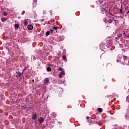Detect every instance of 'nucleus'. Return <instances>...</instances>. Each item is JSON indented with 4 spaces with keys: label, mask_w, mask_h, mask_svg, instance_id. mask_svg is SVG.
Returning a JSON list of instances; mask_svg holds the SVG:
<instances>
[{
    "label": "nucleus",
    "mask_w": 129,
    "mask_h": 129,
    "mask_svg": "<svg viewBox=\"0 0 129 129\" xmlns=\"http://www.w3.org/2000/svg\"><path fill=\"white\" fill-rule=\"evenodd\" d=\"M22 75H23V74H22V73H18V76H19L20 77H21V76H22Z\"/></svg>",
    "instance_id": "nucleus-22"
},
{
    "label": "nucleus",
    "mask_w": 129,
    "mask_h": 129,
    "mask_svg": "<svg viewBox=\"0 0 129 129\" xmlns=\"http://www.w3.org/2000/svg\"><path fill=\"white\" fill-rule=\"evenodd\" d=\"M63 70V69L62 68L59 67L58 68V71H62Z\"/></svg>",
    "instance_id": "nucleus-20"
},
{
    "label": "nucleus",
    "mask_w": 129,
    "mask_h": 129,
    "mask_svg": "<svg viewBox=\"0 0 129 129\" xmlns=\"http://www.w3.org/2000/svg\"><path fill=\"white\" fill-rule=\"evenodd\" d=\"M31 118H32V119H36L37 118V114H36V113L33 114Z\"/></svg>",
    "instance_id": "nucleus-9"
},
{
    "label": "nucleus",
    "mask_w": 129,
    "mask_h": 129,
    "mask_svg": "<svg viewBox=\"0 0 129 129\" xmlns=\"http://www.w3.org/2000/svg\"><path fill=\"white\" fill-rule=\"evenodd\" d=\"M39 122V123H42V122H44V119H43V118H40L38 120Z\"/></svg>",
    "instance_id": "nucleus-12"
},
{
    "label": "nucleus",
    "mask_w": 129,
    "mask_h": 129,
    "mask_svg": "<svg viewBox=\"0 0 129 129\" xmlns=\"http://www.w3.org/2000/svg\"><path fill=\"white\" fill-rule=\"evenodd\" d=\"M120 12L121 13V14H122V11L121 10H120Z\"/></svg>",
    "instance_id": "nucleus-28"
},
{
    "label": "nucleus",
    "mask_w": 129,
    "mask_h": 129,
    "mask_svg": "<svg viewBox=\"0 0 129 129\" xmlns=\"http://www.w3.org/2000/svg\"><path fill=\"white\" fill-rule=\"evenodd\" d=\"M49 81H50V80L49 79V78H45L44 80V83L45 85H48V84H49Z\"/></svg>",
    "instance_id": "nucleus-2"
},
{
    "label": "nucleus",
    "mask_w": 129,
    "mask_h": 129,
    "mask_svg": "<svg viewBox=\"0 0 129 129\" xmlns=\"http://www.w3.org/2000/svg\"><path fill=\"white\" fill-rule=\"evenodd\" d=\"M126 14H129V10L127 12Z\"/></svg>",
    "instance_id": "nucleus-31"
},
{
    "label": "nucleus",
    "mask_w": 129,
    "mask_h": 129,
    "mask_svg": "<svg viewBox=\"0 0 129 129\" xmlns=\"http://www.w3.org/2000/svg\"><path fill=\"white\" fill-rule=\"evenodd\" d=\"M86 118H87V119H88V118H89V116H87V117H86Z\"/></svg>",
    "instance_id": "nucleus-30"
},
{
    "label": "nucleus",
    "mask_w": 129,
    "mask_h": 129,
    "mask_svg": "<svg viewBox=\"0 0 129 129\" xmlns=\"http://www.w3.org/2000/svg\"><path fill=\"white\" fill-rule=\"evenodd\" d=\"M62 82H63V83H64V81H63Z\"/></svg>",
    "instance_id": "nucleus-34"
},
{
    "label": "nucleus",
    "mask_w": 129,
    "mask_h": 129,
    "mask_svg": "<svg viewBox=\"0 0 129 129\" xmlns=\"http://www.w3.org/2000/svg\"><path fill=\"white\" fill-rule=\"evenodd\" d=\"M97 110L99 112H102V108H98Z\"/></svg>",
    "instance_id": "nucleus-14"
},
{
    "label": "nucleus",
    "mask_w": 129,
    "mask_h": 129,
    "mask_svg": "<svg viewBox=\"0 0 129 129\" xmlns=\"http://www.w3.org/2000/svg\"><path fill=\"white\" fill-rule=\"evenodd\" d=\"M1 21L2 22H6L7 21V19L4 17H3L2 18H1Z\"/></svg>",
    "instance_id": "nucleus-15"
},
{
    "label": "nucleus",
    "mask_w": 129,
    "mask_h": 129,
    "mask_svg": "<svg viewBox=\"0 0 129 129\" xmlns=\"http://www.w3.org/2000/svg\"><path fill=\"white\" fill-rule=\"evenodd\" d=\"M34 28V27H33L32 25H29L27 26V29L28 30H29L30 31H32V29Z\"/></svg>",
    "instance_id": "nucleus-7"
},
{
    "label": "nucleus",
    "mask_w": 129,
    "mask_h": 129,
    "mask_svg": "<svg viewBox=\"0 0 129 129\" xmlns=\"http://www.w3.org/2000/svg\"><path fill=\"white\" fill-rule=\"evenodd\" d=\"M33 59L35 58V56H33Z\"/></svg>",
    "instance_id": "nucleus-32"
},
{
    "label": "nucleus",
    "mask_w": 129,
    "mask_h": 129,
    "mask_svg": "<svg viewBox=\"0 0 129 129\" xmlns=\"http://www.w3.org/2000/svg\"><path fill=\"white\" fill-rule=\"evenodd\" d=\"M120 37H122V34H119L117 35V37H115L116 40H118Z\"/></svg>",
    "instance_id": "nucleus-8"
},
{
    "label": "nucleus",
    "mask_w": 129,
    "mask_h": 129,
    "mask_svg": "<svg viewBox=\"0 0 129 129\" xmlns=\"http://www.w3.org/2000/svg\"><path fill=\"white\" fill-rule=\"evenodd\" d=\"M32 81H34V80H33Z\"/></svg>",
    "instance_id": "nucleus-36"
},
{
    "label": "nucleus",
    "mask_w": 129,
    "mask_h": 129,
    "mask_svg": "<svg viewBox=\"0 0 129 129\" xmlns=\"http://www.w3.org/2000/svg\"><path fill=\"white\" fill-rule=\"evenodd\" d=\"M36 4H37V0H33V6H36Z\"/></svg>",
    "instance_id": "nucleus-16"
},
{
    "label": "nucleus",
    "mask_w": 129,
    "mask_h": 129,
    "mask_svg": "<svg viewBox=\"0 0 129 129\" xmlns=\"http://www.w3.org/2000/svg\"><path fill=\"white\" fill-rule=\"evenodd\" d=\"M113 21V18L111 16H107L105 17L104 22L106 24H111Z\"/></svg>",
    "instance_id": "nucleus-1"
},
{
    "label": "nucleus",
    "mask_w": 129,
    "mask_h": 129,
    "mask_svg": "<svg viewBox=\"0 0 129 129\" xmlns=\"http://www.w3.org/2000/svg\"><path fill=\"white\" fill-rule=\"evenodd\" d=\"M14 27L15 30H18V29H19V28H20V25L18 24H15L14 25Z\"/></svg>",
    "instance_id": "nucleus-10"
},
{
    "label": "nucleus",
    "mask_w": 129,
    "mask_h": 129,
    "mask_svg": "<svg viewBox=\"0 0 129 129\" xmlns=\"http://www.w3.org/2000/svg\"><path fill=\"white\" fill-rule=\"evenodd\" d=\"M117 62H118V60H117Z\"/></svg>",
    "instance_id": "nucleus-33"
},
{
    "label": "nucleus",
    "mask_w": 129,
    "mask_h": 129,
    "mask_svg": "<svg viewBox=\"0 0 129 129\" xmlns=\"http://www.w3.org/2000/svg\"><path fill=\"white\" fill-rule=\"evenodd\" d=\"M49 35H50V32L47 31L46 33V36H49Z\"/></svg>",
    "instance_id": "nucleus-18"
},
{
    "label": "nucleus",
    "mask_w": 129,
    "mask_h": 129,
    "mask_svg": "<svg viewBox=\"0 0 129 129\" xmlns=\"http://www.w3.org/2000/svg\"><path fill=\"white\" fill-rule=\"evenodd\" d=\"M46 70L48 72H51V68L50 67L47 68Z\"/></svg>",
    "instance_id": "nucleus-17"
},
{
    "label": "nucleus",
    "mask_w": 129,
    "mask_h": 129,
    "mask_svg": "<svg viewBox=\"0 0 129 129\" xmlns=\"http://www.w3.org/2000/svg\"><path fill=\"white\" fill-rule=\"evenodd\" d=\"M66 59V56H63V60H65Z\"/></svg>",
    "instance_id": "nucleus-23"
},
{
    "label": "nucleus",
    "mask_w": 129,
    "mask_h": 129,
    "mask_svg": "<svg viewBox=\"0 0 129 129\" xmlns=\"http://www.w3.org/2000/svg\"><path fill=\"white\" fill-rule=\"evenodd\" d=\"M50 32H51V33H53V32H54V30L53 29H50Z\"/></svg>",
    "instance_id": "nucleus-24"
},
{
    "label": "nucleus",
    "mask_w": 129,
    "mask_h": 129,
    "mask_svg": "<svg viewBox=\"0 0 129 129\" xmlns=\"http://www.w3.org/2000/svg\"><path fill=\"white\" fill-rule=\"evenodd\" d=\"M98 2L100 3V6H105V2H104V0H98Z\"/></svg>",
    "instance_id": "nucleus-3"
},
{
    "label": "nucleus",
    "mask_w": 129,
    "mask_h": 129,
    "mask_svg": "<svg viewBox=\"0 0 129 129\" xmlns=\"http://www.w3.org/2000/svg\"><path fill=\"white\" fill-rule=\"evenodd\" d=\"M114 3H116V2H118V0H114Z\"/></svg>",
    "instance_id": "nucleus-26"
},
{
    "label": "nucleus",
    "mask_w": 129,
    "mask_h": 129,
    "mask_svg": "<svg viewBox=\"0 0 129 129\" xmlns=\"http://www.w3.org/2000/svg\"><path fill=\"white\" fill-rule=\"evenodd\" d=\"M23 24L24 26H25V27L29 25V23H28V21H27V19H24L23 20Z\"/></svg>",
    "instance_id": "nucleus-6"
},
{
    "label": "nucleus",
    "mask_w": 129,
    "mask_h": 129,
    "mask_svg": "<svg viewBox=\"0 0 129 129\" xmlns=\"http://www.w3.org/2000/svg\"><path fill=\"white\" fill-rule=\"evenodd\" d=\"M101 11L103 14H104V13H106V11H105V9L101 8Z\"/></svg>",
    "instance_id": "nucleus-13"
},
{
    "label": "nucleus",
    "mask_w": 129,
    "mask_h": 129,
    "mask_svg": "<svg viewBox=\"0 0 129 129\" xmlns=\"http://www.w3.org/2000/svg\"><path fill=\"white\" fill-rule=\"evenodd\" d=\"M107 14H108V16H111V14H110V13H109L108 12Z\"/></svg>",
    "instance_id": "nucleus-25"
},
{
    "label": "nucleus",
    "mask_w": 129,
    "mask_h": 129,
    "mask_svg": "<svg viewBox=\"0 0 129 129\" xmlns=\"http://www.w3.org/2000/svg\"><path fill=\"white\" fill-rule=\"evenodd\" d=\"M53 30H55V31H56L58 29V27H53Z\"/></svg>",
    "instance_id": "nucleus-21"
},
{
    "label": "nucleus",
    "mask_w": 129,
    "mask_h": 129,
    "mask_svg": "<svg viewBox=\"0 0 129 129\" xmlns=\"http://www.w3.org/2000/svg\"><path fill=\"white\" fill-rule=\"evenodd\" d=\"M4 16H7V12L4 13Z\"/></svg>",
    "instance_id": "nucleus-27"
},
{
    "label": "nucleus",
    "mask_w": 129,
    "mask_h": 129,
    "mask_svg": "<svg viewBox=\"0 0 129 129\" xmlns=\"http://www.w3.org/2000/svg\"><path fill=\"white\" fill-rule=\"evenodd\" d=\"M112 129H117V128H116V127H114L113 128H112Z\"/></svg>",
    "instance_id": "nucleus-29"
},
{
    "label": "nucleus",
    "mask_w": 129,
    "mask_h": 129,
    "mask_svg": "<svg viewBox=\"0 0 129 129\" xmlns=\"http://www.w3.org/2000/svg\"><path fill=\"white\" fill-rule=\"evenodd\" d=\"M0 26H1V22H0Z\"/></svg>",
    "instance_id": "nucleus-35"
},
{
    "label": "nucleus",
    "mask_w": 129,
    "mask_h": 129,
    "mask_svg": "<svg viewBox=\"0 0 129 129\" xmlns=\"http://www.w3.org/2000/svg\"><path fill=\"white\" fill-rule=\"evenodd\" d=\"M126 59H127V57L126 56H124L123 59L122 58L120 60V61L122 63H125V62L126 61Z\"/></svg>",
    "instance_id": "nucleus-4"
},
{
    "label": "nucleus",
    "mask_w": 129,
    "mask_h": 129,
    "mask_svg": "<svg viewBox=\"0 0 129 129\" xmlns=\"http://www.w3.org/2000/svg\"><path fill=\"white\" fill-rule=\"evenodd\" d=\"M125 119H127V120H129V112H127L125 115Z\"/></svg>",
    "instance_id": "nucleus-11"
},
{
    "label": "nucleus",
    "mask_w": 129,
    "mask_h": 129,
    "mask_svg": "<svg viewBox=\"0 0 129 129\" xmlns=\"http://www.w3.org/2000/svg\"><path fill=\"white\" fill-rule=\"evenodd\" d=\"M123 36V37H124V36H125V37H127L126 36V35H125V32L124 31L123 32L122 34V36Z\"/></svg>",
    "instance_id": "nucleus-19"
},
{
    "label": "nucleus",
    "mask_w": 129,
    "mask_h": 129,
    "mask_svg": "<svg viewBox=\"0 0 129 129\" xmlns=\"http://www.w3.org/2000/svg\"><path fill=\"white\" fill-rule=\"evenodd\" d=\"M65 75V73L64 72V71H62L60 74L59 75V77L60 78H62Z\"/></svg>",
    "instance_id": "nucleus-5"
}]
</instances>
